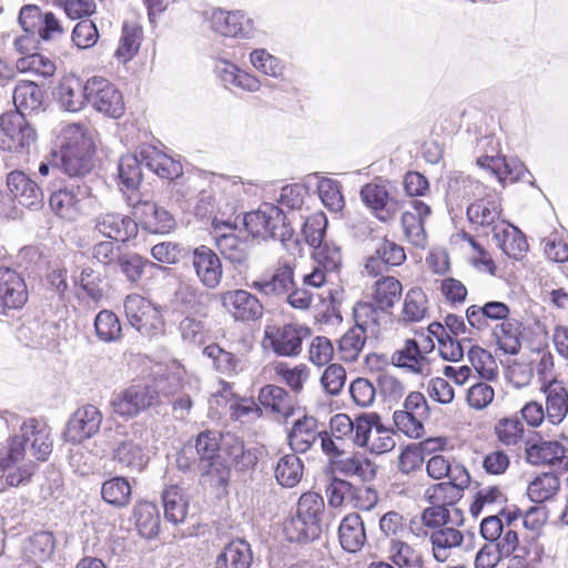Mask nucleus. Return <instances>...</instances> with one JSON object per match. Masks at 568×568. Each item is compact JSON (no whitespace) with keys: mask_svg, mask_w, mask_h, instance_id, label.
Masks as SVG:
<instances>
[{"mask_svg":"<svg viewBox=\"0 0 568 568\" xmlns=\"http://www.w3.org/2000/svg\"><path fill=\"white\" fill-rule=\"evenodd\" d=\"M60 150L52 152L54 166L71 178L70 181H87L92 169L94 142L90 129L80 123L64 125L59 135Z\"/></svg>","mask_w":568,"mask_h":568,"instance_id":"2","label":"nucleus"},{"mask_svg":"<svg viewBox=\"0 0 568 568\" xmlns=\"http://www.w3.org/2000/svg\"><path fill=\"white\" fill-rule=\"evenodd\" d=\"M477 164L491 172L500 183L516 182L523 179L526 168L517 159H506L505 156L483 155L477 159Z\"/></svg>","mask_w":568,"mask_h":568,"instance_id":"32","label":"nucleus"},{"mask_svg":"<svg viewBox=\"0 0 568 568\" xmlns=\"http://www.w3.org/2000/svg\"><path fill=\"white\" fill-rule=\"evenodd\" d=\"M7 186L12 197L22 206L37 210L43 203L42 190L22 171L10 172Z\"/></svg>","mask_w":568,"mask_h":568,"instance_id":"26","label":"nucleus"},{"mask_svg":"<svg viewBox=\"0 0 568 568\" xmlns=\"http://www.w3.org/2000/svg\"><path fill=\"white\" fill-rule=\"evenodd\" d=\"M99 37L95 23L89 19L79 21L71 33L73 44L81 50L92 48L98 42Z\"/></svg>","mask_w":568,"mask_h":568,"instance_id":"64","label":"nucleus"},{"mask_svg":"<svg viewBox=\"0 0 568 568\" xmlns=\"http://www.w3.org/2000/svg\"><path fill=\"white\" fill-rule=\"evenodd\" d=\"M434 349V343L429 337H423L422 343L408 338L402 348L392 355V363L409 373L428 376L432 374V359L428 353Z\"/></svg>","mask_w":568,"mask_h":568,"instance_id":"8","label":"nucleus"},{"mask_svg":"<svg viewBox=\"0 0 568 568\" xmlns=\"http://www.w3.org/2000/svg\"><path fill=\"white\" fill-rule=\"evenodd\" d=\"M162 382L166 389L175 390V394L172 395L174 397L172 406L175 416L181 419L185 418L192 408V399L187 393L183 392L182 394H179L180 390H184V385L182 384L180 376L176 374H170L166 376L165 381Z\"/></svg>","mask_w":568,"mask_h":568,"instance_id":"63","label":"nucleus"},{"mask_svg":"<svg viewBox=\"0 0 568 568\" xmlns=\"http://www.w3.org/2000/svg\"><path fill=\"white\" fill-rule=\"evenodd\" d=\"M258 402L273 413L288 417L293 413V407L287 392L277 385H265L258 392Z\"/></svg>","mask_w":568,"mask_h":568,"instance_id":"46","label":"nucleus"},{"mask_svg":"<svg viewBox=\"0 0 568 568\" xmlns=\"http://www.w3.org/2000/svg\"><path fill=\"white\" fill-rule=\"evenodd\" d=\"M367 334L359 327H351L338 339V354L345 362H355L363 351Z\"/></svg>","mask_w":568,"mask_h":568,"instance_id":"55","label":"nucleus"},{"mask_svg":"<svg viewBox=\"0 0 568 568\" xmlns=\"http://www.w3.org/2000/svg\"><path fill=\"white\" fill-rule=\"evenodd\" d=\"M52 447L53 439L47 424L33 417L24 419L19 432L9 438L8 446L0 452V468L8 470L7 485L18 487L28 484L34 468L30 458L45 462Z\"/></svg>","mask_w":568,"mask_h":568,"instance_id":"1","label":"nucleus"},{"mask_svg":"<svg viewBox=\"0 0 568 568\" xmlns=\"http://www.w3.org/2000/svg\"><path fill=\"white\" fill-rule=\"evenodd\" d=\"M315 262L327 273H335L339 270L343 261L341 247L333 242H324L317 245L312 253Z\"/></svg>","mask_w":568,"mask_h":568,"instance_id":"58","label":"nucleus"},{"mask_svg":"<svg viewBox=\"0 0 568 568\" xmlns=\"http://www.w3.org/2000/svg\"><path fill=\"white\" fill-rule=\"evenodd\" d=\"M222 452L231 466L242 473L254 469L261 454L258 448L246 447L242 439L231 433L222 436Z\"/></svg>","mask_w":568,"mask_h":568,"instance_id":"28","label":"nucleus"},{"mask_svg":"<svg viewBox=\"0 0 568 568\" xmlns=\"http://www.w3.org/2000/svg\"><path fill=\"white\" fill-rule=\"evenodd\" d=\"M325 504L323 497L314 491L301 495L296 513L284 524V531L290 541L308 542L318 539L323 531Z\"/></svg>","mask_w":568,"mask_h":568,"instance_id":"3","label":"nucleus"},{"mask_svg":"<svg viewBox=\"0 0 568 568\" xmlns=\"http://www.w3.org/2000/svg\"><path fill=\"white\" fill-rule=\"evenodd\" d=\"M359 196L382 222L393 219L399 209L398 202L389 196L384 184L367 183L362 186Z\"/></svg>","mask_w":568,"mask_h":568,"instance_id":"24","label":"nucleus"},{"mask_svg":"<svg viewBox=\"0 0 568 568\" xmlns=\"http://www.w3.org/2000/svg\"><path fill=\"white\" fill-rule=\"evenodd\" d=\"M12 98L16 106L13 112L20 113L26 118V114L41 109L43 91L34 82H21L16 85Z\"/></svg>","mask_w":568,"mask_h":568,"instance_id":"40","label":"nucleus"},{"mask_svg":"<svg viewBox=\"0 0 568 568\" xmlns=\"http://www.w3.org/2000/svg\"><path fill=\"white\" fill-rule=\"evenodd\" d=\"M428 313V300L420 287H412L404 297L402 320L405 323L423 321Z\"/></svg>","mask_w":568,"mask_h":568,"instance_id":"47","label":"nucleus"},{"mask_svg":"<svg viewBox=\"0 0 568 568\" xmlns=\"http://www.w3.org/2000/svg\"><path fill=\"white\" fill-rule=\"evenodd\" d=\"M339 542L348 552H356L366 542V532L363 520L358 514L346 515L338 528Z\"/></svg>","mask_w":568,"mask_h":568,"instance_id":"37","label":"nucleus"},{"mask_svg":"<svg viewBox=\"0 0 568 568\" xmlns=\"http://www.w3.org/2000/svg\"><path fill=\"white\" fill-rule=\"evenodd\" d=\"M164 517L174 525L184 523L189 500L183 490L178 486H170L162 493Z\"/></svg>","mask_w":568,"mask_h":568,"instance_id":"44","label":"nucleus"},{"mask_svg":"<svg viewBox=\"0 0 568 568\" xmlns=\"http://www.w3.org/2000/svg\"><path fill=\"white\" fill-rule=\"evenodd\" d=\"M215 72L226 88H237L247 92H256L261 88L260 80L239 69L227 60L221 59L215 64Z\"/></svg>","mask_w":568,"mask_h":568,"instance_id":"34","label":"nucleus"},{"mask_svg":"<svg viewBox=\"0 0 568 568\" xmlns=\"http://www.w3.org/2000/svg\"><path fill=\"white\" fill-rule=\"evenodd\" d=\"M253 552L248 542L236 539L227 544L215 560V568H250Z\"/></svg>","mask_w":568,"mask_h":568,"instance_id":"39","label":"nucleus"},{"mask_svg":"<svg viewBox=\"0 0 568 568\" xmlns=\"http://www.w3.org/2000/svg\"><path fill=\"white\" fill-rule=\"evenodd\" d=\"M493 241L509 257L519 260L528 250V243L520 230L507 221L494 229Z\"/></svg>","mask_w":568,"mask_h":568,"instance_id":"31","label":"nucleus"},{"mask_svg":"<svg viewBox=\"0 0 568 568\" xmlns=\"http://www.w3.org/2000/svg\"><path fill=\"white\" fill-rule=\"evenodd\" d=\"M320 199L324 206L332 212H339L345 205L344 196L341 191L339 182L321 178L317 183Z\"/></svg>","mask_w":568,"mask_h":568,"instance_id":"62","label":"nucleus"},{"mask_svg":"<svg viewBox=\"0 0 568 568\" xmlns=\"http://www.w3.org/2000/svg\"><path fill=\"white\" fill-rule=\"evenodd\" d=\"M311 336V329L304 325L286 324L282 327H267L265 337L280 356L294 357L302 351L303 341Z\"/></svg>","mask_w":568,"mask_h":568,"instance_id":"13","label":"nucleus"},{"mask_svg":"<svg viewBox=\"0 0 568 568\" xmlns=\"http://www.w3.org/2000/svg\"><path fill=\"white\" fill-rule=\"evenodd\" d=\"M546 414L549 423L560 424L568 414V390L561 382L551 381L544 387Z\"/></svg>","mask_w":568,"mask_h":568,"instance_id":"36","label":"nucleus"},{"mask_svg":"<svg viewBox=\"0 0 568 568\" xmlns=\"http://www.w3.org/2000/svg\"><path fill=\"white\" fill-rule=\"evenodd\" d=\"M388 559L396 568H424L422 555L405 541L390 540Z\"/></svg>","mask_w":568,"mask_h":568,"instance_id":"50","label":"nucleus"},{"mask_svg":"<svg viewBox=\"0 0 568 568\" xmlns=\"http://www.w3.org/2000/svg\"><path fill=\"white\" fill-rule=\"evenodd\" d=\"M222 306L240 322L257 321L263 316L264 307L261 301L246 290H232L220 295Z\"/></svg>","mask_w":568,"mask_h":568,"instance_id":"14","label":"nucleus"},{"mask_svg":"<svg viewBox=\"0 0 568 568\" xmlns=\"http://www.w3.org/2000/svg\"><path fill=\"white\" fill-rule=\"evenodd\" d=\"M303 470L304 465L297 454H287L277 462L275 478L281 486L293 488L301 481Z\"/></svg>","mask_w":568,"mask_h":568,"instance_id":"48","label":"nucleus"},{"mask_svg":"<svg viewBox=\"0 0 568 568\" xmlns=\"http://www.w3.org/2000/svg\"><path fill=\"white\" fill-rule=\"evenodd\" d=\"M55 550V539L50 531L36 532L29 539L28 552L34 561L45 562L50 560Z\"/></svg>","mask_w":568,"mask_h":568,"instance_id":"61","label":"nucleus"},{"mask_svg":"<svg viewBox=\"0 0 568 568\" xmlns=\"http://www.w3.org/2000/svg\"><path fill=\"white\" fill-rule=\"evenodd\" d=\"M89 90L87 82L79 77L68 75L62 78L58 87V101L62 109L69 112H78L88 103Z\"/></svg>","mask_w":568,"mask_h":568,"instance_id":"30","label":"nucleus"},{"mask_svg":"<svg viewBox=\"0 0 568 568\" xmlns=\"http://www.w3.org/2000/svg\"><path fill=\"white\" fill-rule=\"evenodd\" d=\"M142 166L139 154H125L119 161V179L122 192H134L138 190L142 181Z\"/></svg>","mask_w":568,"mask_h":568,"instance_id":"43","label":"nucleus"},{"mask_svg":"<svg viewBox=\"0 0 568 568\" xmlns=\"http://www.w3.org/2000/svg\"><path fill=\"white\" fill-rule=\"evenodd\" d=\"M140 155L144 166L160 178L173 180L182 174L181 163L154 146H143Z\"/></svg>","mask_w":568,"mask_h":568,"instance_id":"33","label":"nucleus"},{"mask_svg":"<svg viewBox=\"0 0 568 568\" xmlns=\"http://www.w3.org/2000/svg\"><path fill=\"white\" fill-rule=\"evenodd\" d=\"M403 294L402 283L394 276H382L372 286L371 301L382 311L392 314L395 304Z\"/></svg>","mask_w":568,"mask_h":568,"instance_id":"35","label":"nucleus"},{"mask_svg":"<svg viewBox=\"0 0 568 568\" xmlns=\"http://www.w3.org/2000/svg\"><path fill=\"white\" fill-rule=\"evenodd\" d=\"M94 229L113 241L126 242L136 235L138 222L125 214L106 212L94 217Z\"/></svg>","mask_w":568,"mask_h":568,"instance_id":"23","label":"nucleus"},{"mask_svg":"<svg viewBox=\"0 0 568 568\" xmlns=\"http://www.w3.org/2000/svg\"><path fill=\"white\" fill-rule=\"evenodd\" d=\"M142 39V29L124 23L115 57L122 62L130 61L138 53Z\"/></svg>","mask_w":568,"mask_h":568,"instance_id":"57","label":"nucleus"},{"mask_svg":"<svg viewBox=\"0 0 568 568\" xmlns=\"http://www.w3.org/2000/svg\"><path fill=\"white\" fill-rule=\"evenodd\" d=\"M434 558L444 562L448 559L450 550L463 544L464 536L460 530L454 527H443L430 534Z\"/></svg>","mask_w":568,"mask_h":568,"instance_id":"42","label":"nucleus"},{"mask_svg":"<svg viewBox=\"0 0 568 568\" xmlns=\"http://www.w3.org/2000/svg\"><path fill=\"white\" fill-rule=\"evenodd\" d=\"M112 460L115 466L126 473H141L149 463L144 440L136 432L123 434L112 448Z\"/></svg>","mask_w":568,"mask_h":568,"instance_id":"10","label":"nucleus"},{"mask_svg":"<svg viewBox=\"0 0 568 568\" xmlns=\"http://www.w3.org/2000/svg\"><path fill=\"white\" fill-rule=\"evenodd\" d=\"M498 440L506 446H515L520 442L525 444V428L521 422L515 417L501 418L495 426Z\"/></svg>","mask_w":568,"mask_h":568,"instance_id":"59","label":"nucleus"},{"mask_svg":"<svg viewBox=\"0 0 568 568\" xmlns=\"http://www.w3.org/2000/svg\"><path fill=\"white\" fill-rule=\"evenodd\" d=\"M125 316L132 327L150 339L164 335L165 323L161 310L139 294H129L123 302Z\"/></svg>","mask_w":568,"mask_h":568,"instance_id":"5","label":"nucleus"},{"mask_svg":"<svg viewBox=\"0 0 568 568\" xmlns=\"http://www.w3.org/2000/svg\"><path fill=\"white\" fill-rule=\"evenodd\" d=\"M20 72H29L42 78H50L55 73V63L40 53L27 54L17 61Z\"/></svg>","mask_w":568,"mask_h":568,"instance_id":"60","label":"nucleus"},{"mask_svg":"<svg viewBox=\"0 0 568 568\" xmlns=\"http://www.w3.org/2000/svg\"><path fill=\"white\" fill-rule=\"evenodd\" d=\"M36 139V130L20 113L7 112L0 116V149L10 152H28Z\"/></svg>","mask_w":568,"mask_h":568,"instance_id":"7","label":"nucleus"},{"mask_svg":"<svg viewBox=\"0 0 568 568\" xmlns=\"http://www.w3.org/2000/svg\"><path fill=\"white\" fill-rule=\"evenodd\" d=\"M293 267L280 264L272 273H264L252 282L251 288L265 296H281L287 294L294 287Z\"/></svg>","mask_w":568,"mask_h":568,"instance_id":"25","label":"nucleus"},{"mask_svg":"<svg viewBox=\"0 0 568 568\" xmlns=\"http://www.w3.org/2000/svg\"><path fill=\"white\" fill-rule=\"evenodd\" d=\"M509 314L508 305L498 301H490L484 305H470L466 310V318L470 328L478 332L491 331L495 324L503 322Z\"/></svg>","mask_w":568,"mask_h":568,"instance_id":"27","label":"nucleus"},{"mask_svg":"<svg viewBox=\"0 0 568 568\" xmlns=\"http://www.w3.org/2000/svg\"><path fill=\"white\" fill-rule=\"evenodd\" d=\"M222 436L212 430H205L199 434L195 443L196 454L199 455L201 467L209 471L217 453L222 450Z\"/></svg>","mask_w":568,"mask_h":568,"instance_id":"51","label":"nucleus"},{"mask_svg":"<svg viewBox=\"0 0 568 568\" xmlns=\"http://www.w3.org/2000/svg\"><path fill=\"white\" fill-rule=\"evenodd\" d=\"M525 453L531 465H554L565 457L566 449L557 440H546L538 433L529 432L525 438Z\"/></svg>","mask_w":568,"mask_h":568,"instance_id":"20","label":"nucleus"},{"mask_svg":"<svg viewBox=\"0 0 568 568\" xmlns=\"http://www.w3.org/2000/svg\"><path fill=\"white\" fill-rule=\"evenodd\" d=\"M91 195L92 189L87 181H69L50 195L49 205L60 217L73 221L82 211V202Z\"/></svg>","mask_w":568,"mask_h":568,"instance_id":"9","label":"nucleus"},{"mask_svg":"<svg viewBox=\"0 0 568 568\" xmlns=\"http://www.w3.org/2000/svg\"><path fill=\"white\" fill-rule=\"evenodd\" d=\"M88 103L97 111L112 118H120L124 111L121 92L109 80L93 77L87 81Z\"/></svg>","mask_w":568,"mask_h":568,"instance_id":"12","label":"nucleus"},{"mask_svg":"<svg viewBox=\"0 0 568 568\" xmlns=\"http://www.w3.org/2000/svg\"><path fill=\"white\" fill-rule=\"evenodd\" d=\"M490 332L499 349L505 354L516 355L519 353L521 324L517 320L507 316L499 324H495Z\"/></svg>","mask_w":568,"mask_h":568,"instance_id":"38","label":"nucleus"},{"mask_svg":"<svg viewBox=\"0 0 568 568\" xmlns=\"http://www.w3.org/2000/svg\"><path fill=\"white\" fill-rule=\"evenodd\" d=\"M94 331L99 341L116 343L122 338V326L119 317L109 310L100 311L94 318Z\"/></svg>","mask_w":568,"mask_h":568,"instance_id":"49","label":"nucleus"},{"mask_svg":"<svg viewBox=\"0 0 568 568\" xmlns=\"http://www.w3.org/2000/svg\"><path fill=\"white\" fill-rule=\"evenodd\" d=\"M141 227L152 234H166L175 226L172 214L150 201H138L132 204Z\"/></svg>","mask_w":568,"mask_h":568,"instance_id":"22","label":"nucleus"},{"mask_svg":"<svg viewBox=\"0 0 568 568\" xmlns=\"http://www.w3.org/2000/svg\"><path fill=\"white\" fill-rule=\"evenodd\" d=\"M430 214V206L418 199L410 200L402 214L400 223L404 236L415 247L425 248L427 245L424 224Z\"/></svg>","mask_w":568,"mask_h":568,"instance_id":"16","label":"nucleus"},{"mask_svg":"<svg viewBox=\"0 0 568 568\" xmlns=\"http://www.w3.org/2000/svg\"><path fill=\"white\" fill-rule=\"evenodd\" d=\"M203 355L210 358L215 369L222 374H237L243 368L241 358L221 348L217 344L207 345L203 349Z\"/></svg>","mask_w":568,"mask_h":568,"instance_id":"52","label":"nucleus"},{"mask_svg":"<svg viewBox=\"0 0 568 568\" xmlns=\"http://www.w3.org/2000/svg\"><path fill=\"white\" fill-rule=\"evenodd\" d=\"M135 525L141 536L154 538L160 531V513L155 504L140 501L134 507Z\"/></svg>","mask_w":568,"mask_h":568,"instance_id":"45","label":"nucleus"},{"mask_svg":"<svg viewBox=\"0 0 568 568\" xmlns=\"http://www.w3.org/2000/svg\"><path fill=\"white\" fill-rule=\"evenodd\" d=\"M338 469L346 476H357L363 481L373 480L376 476V466L366 456L354 454L338 463Z\"/></svg>","mask_w":568,"mask_h":568,"instance_id":"56","label":"nucleus"},{"mask_svg":"<svg viewBox=\"0 0 568 568\" xmlns=\"http://www.w3.org/2000/svg\"><path fill=\"white\" fill-rule=\"evenodd\" d=\"M216 247L223 257L236 267L246 265L247 245L234 234V227L226 222L213 221Z\"/></svg>","mask_w":568,"mask_h":568,"instance_id":"18","label":"nucleus"},{"mask_svg":"<svg viewBox=\"0 0 568 568\" xmlns=\"http://www.w3.org/2000/svg\"><path fill=\"white\" fill-rule=\"evenodd\" d=\"M101 495L105 503L124 507L131 500V486L125 477L115 476L103 483Z\"/></svg>","mask_w":568,"mask_h":568,"instance_id":"54","label":"nucleus"},{"mask_svg":"<svg viewBox=\"0 0 568 568\" xmlns=\"http://www.w3.org/2000/svg\"><path fill=\"white\" fill-rule=\"evenodd\" d=\"M211 27L224 37L251 39L254 36L253 20L241 10L216 9L211 17Z\"/></svg>","mask_w":568,"mask_h":568,"instance_id":"17","label":"nucleus"},{"mask_svg":"<svg viewBox=\"0 0 568 568\" xmlns=\"http://www.w3.org/2000/svg\"><path fill=\"white\" fill-rule=\"evenodd\" d=\"M283 210L272 203H263L256 211L244 216V225L254 237L278 240L288 247L293 229L285 222Z\"/></svg>","mask_w":568,"mask_h":568,"instance_id":"4","label":"nucleus"},{"mask_svg":"<svg viewBox=\"0 0 568 568\" xmlns=\"http://www.w3.org/2000/svg\"><path fill=\"white\" fill-rule=\"evenodd\" d=\"M373 301L358 302L353 310L355 320V327L363 328L367 334H376L385 322L386 317L390 315L386 311H382Z\"/></svg>","mask_w":568,"mask_h":568,"instance_id":"41","label":"nucleus"},{"mask_svg":"<svg viewBox=\"0 0 568 568\" xmlns=\"http://www.w3.org/2000/svg\"><path fill=\"white\" fill-rule=\"evenodd\" d=\"M102 413L94 405L79 407L70 417L64 432L67 442L80 444L93 437L102 424Z\"/></svg>","mask_w":568,"mask_h":568,"instance_id":"15","label":"nucleus"},{"mask_svg":"<svg viewBox=\"0 0 568 568\" xmlns=\"http://www.w3.org/2000/svg\"><path fill=\"white\" fill-rule=\"evenodd\" d=\"M477 195L479 197L467 207V219L470 224L481 227L485 234H493L495 226L506 222L501 219L500 196L495 191L485 194L478 192Z\"/></svg>","mask_w":568,"mask_h":568,"instance_id":"11","label":"nucleus"},{"mask_svg":"<svg viewBox=\"0 0 568 568\" xmlns=\"http://www.w3.org/2000/svg\"><path fill=\"white\" fill-rule=\"evenodd\" d=\"M160 393L164 396L174 395V389H166L162 381L156 385H131L123 392L114 395L111 405L115 414L123 417H133L146 408L159 403Z\"/></svg>","mask_w":568,"mask_h":568,"instance_id":"6","label":"nucleus"},{"mask_svg":"<svg viewBox=\"0 0 568 568\" xmlns=\"http://www.w3.org/2000/svg\"><path fill=\"white\" fill-rule=\"evenodd\" d=\"M27 301L24 278L8 266H0V310H19Z\"/></svg>","mask_w":568,"mask_h":568,"instance_id":"21","label":"nucleus"},{"mask_svg":"<svg viewBox=\"0 0 568 568\" xmlns=\"http://www.w3.org/2000/svg\"><path fill=\"white\" fill-rule=\"evenodd\" d=\"M560 488V480L554 473H542L528 486L527 494L531 501L541 504L551 499Z\"/></svg>","mask_w":568,"mask_h":568,"instance_id":"53","label":"nucleus"},{"mask_svg":"<svg viewBox=\"0 0 568 568\" xmlns=\"http://www.w3.org/2000/svg\"><path fill=\"white\" fill-rule=\"evenodd\" d=\"M318 420L308 415L296 419L287 435L288 445L295 454H305L318 440Z\"/></svg>","mask_w":568,"mask_h":568,"instance_id":"29","label":"nucleus"},{"mask_svg":"<svg viewBox=\"0 0 568 568\" xmlns=\"http://www.w3.org/2000/svg\"><path fill=\"white\" fill-rule=\"evenodd\" d=\"M192 265L199 281L209 290L216 288L223 276L219 255L209 246L200 245L192 252Z\"/></svg>","mask_w":568,"mask_h":568,"instance_id":"19","label":"nucleus"}]
</instances>
